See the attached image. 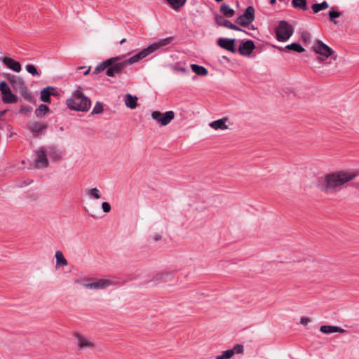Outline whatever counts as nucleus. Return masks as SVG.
<instances>
[{
	"mask_svg": "<svg viewBox=\"0 0 359 359\" xmlns=\"http://www.w3.org/2000/svg\"><path fill=\"white\" fill-rule=\"evenodd\" d=\"M172 39V37L159 39L142 49L138 53L122 61H120L121 58L120 56L110 57L97 65L93 74H98L104 70H106L105 74L109 77H114L126 74V72L124 69L127 66L139 62L159 48L170 44Z\"/></svg>",
	"mask_w": 359,
	"mask_h": 359,
	"instance_id": "obj_1",
	"label": "nucleus"
},
{
	"mask_svg": "<svg viewBox=\"0 0 359 359\" xmlns=\"http://www.w3.org/2000/svg\"><path fill=\"white\" fill-rule=\"evenodd\" d=\"M358 175L346 171L328 173L318 180V188L325 194H332L339 191L343 187L353 180Z\"/></svg>",
	"mask_w": 359,
	"mask_h": 359,
	"instance_id": "obj_2",
	"label": "nucleus"
},
{
	"mask_svg": "<svg viewBox=\"0 0 359 359\" xmlns=\"http://www.w3.org/2000/svg\"><path fill=\"white\" fill-rule=\"evenodd\" d=\"M67 107L75 111H87L89 110L91 102L90 99L83 93L81 87H79L72 95V97L67 100Z\"/></svg>",
	"mask_w": 359,
	"mask_h": 359,
	"instance_id": "obj_3",
	"label": "nucleus"
},
{
	"mask_svg": "<svg viewBox=\"0 0 359 359\" xmlns=\"http://www.w3.org/2000/svg\"><path fill=\"white\" fill-rule=\"evenodd\" d=\"M5 76L11 83L12 88L15 91L19 92L25 100L31 103L35 102L34 96L29 90L22 78L11 74H6Z\"/></svg>",
	"mask_w": 359,
	"mask_h": 359,
	"instance_id": "obj_4",
	"label": "nucleus"
},
{
	"mask_svg": "<svg viewBox=\"0 0 359 359\" xmlns=\"http://www.w3.org/2000/svg\"><path fill=\"white\" fill-rule=\"evenodd\" d=\"M311 49L315 53L319 55L317 57L319 62L325 61L329 57H331L334 60H336L337 58V55L334 54V51L320 40L315 41Z\"/></svg>",
	"mask_w": 359,
	"mask_h": 359,
	"instance_id": "obj_5",
	"label": "nucleus"
},
{
	"mask_svg": "<svg viewBox=\"0 0 359 359\" xmlns=\"http://www.w3.org/2000/svg\"><path fill=\"white\" fill-rule=\"evenodd\" d=\"M276 39L279 41H286L293 34L292 27L285 20H280L275 29Z\"/></svg>",
	"mask_w": 359,
	"mask_h": 359,
	"instance_id": "obj_6",
	"label": "nucleus"
},
{
	"mask_svg": "<svg viewBox=\"0 0 359 359\" xmlns=\"http://www.w3.org/2000/svg\"><path fill=\"white\" fill-rule=\"evenodd\" d=\"M255 20V8L253 6H248L243 14L239 15L236 20V22L242 26V27H248L251 22Z\"/></svg>",
	"mask_w": 359,
	"mask_h": 359,
	"instance_id": "obj_7",
	"label": "nucleus"
},
{
	"mask_svg": "<svg viewBox=\"0 0 359 359\" xmlns=\"http://www.w3.org/2000/svg\"><path fill=\"white\" fill-rule=\"evenodd\" d=\"M151 118L161 126H167L175 118V113L172 111H168L161 113L159 111H154L151 113Z\"/></svg>",
	"mask_w": 359,
	"mask_h": 359,
	"instance_id": "obj_8",
	"label": "nucleus"
},
{
	"mask_svg": "<svg viewBox=\"0 0 359 359\" xmlns=\"http://www.w3.org/2000/svg\"><path fill=\"white\" fill-rule=\"evenodd\" d=\"M48 125L46 123L33 121L28 125V129L35 138H39L42 135H45Z\"/></svg>",
	"mask_w": 359,
	"mask_h": 359,
	"instance_id": "obj_9",
	"label": "nucleus"
},
{
	"mask_svg": "<svg viewBox=\"0 0 359 359\" xmlns=\"http://www.w3.org/2000/svg\"><path fill=\"white\" fill-rule=\"evenodd\" d=\"M0 91L2 94V100L6 104H13L18 102V97L14 95L6 81L0 82Z\"/></svg>",
	"mask_w": 359,
	"mask_h": 359,
	"instance_id": "obj_10",
	"label": "nucleus"
},
{
	"mask_svg": "<svg viewBox=\"0 0 359 359\" xmlns=\"http://www.w3.org/2000/svg\"><path fill=\"white\" fill-rule=\"evenodd\" d=\"M34 164L37 168H46L48 165V161L44 147H40L37 151Z\"/></svg>",
	"mask_w": 359,
	"mask_h": 359,
	"instance_id": "obj_11",
	"label": "nucleus"
},
{
	"mask_svg": "<svg viewBox=\"0 0 359 359\" xmlns=\"http://www.w3.org/2000/svg\"><path fill=\"white\" fill-rule=\"evenodd\" d=\"M235 43L236 39H234L219 38L217 40V45L233 53H236V49L234 46Z\"/></svg>",
	"mask_w": 359,
	"mask_h": 359,
	"instance_id": "obj_12",
	"label": "nucleus"
},
{
	"mask_svg": "<svg viewBox=\"0 0 359 359\" xmlns=\"http://www.w3.org/2000/svg\"><path fill=\"white\" fill-rule=\"evenodd\" d=\"M113 285V282L109 279H100L90 283H86L84 287L88 289H104Z\"/></svg>",
	"mask_w": 359,
	"mask_h": 359,
	"instance_id": "obj_13",
	"label": "nucleus"
},
{
	"mask_svg": "<svg viewBox=\"0 0 359 359\" xmlns=\"http://www.w3.org/2000/svg\"><path fill=\"white\" fill-rule=\"evenodd\" d=\"M255 48V43L252 40L242 41L238 48V53L242 55H250Z\"/></svg>",
	"mask_w": 359,
	"mask_h": 359,
	"instance_id": "obj_14",
	"label": "nucleus"
},
{
	"mask_svg": "<svg viewBox=\"0 0 359 359\" xmlns=\"http://www.w3.org/2000/svg\"><path fill=\"white\" fill-rule=\"evenodd\" d=\"M4 65L10 69L15 72H20L21 71V65L19 62L14 60L13 59L8 57H4L0 58Z\"/></svg>",
	"mask_w": 359,
	"mask_h": 359,
	"instance_id": "obj_15",
	"label": "nucleus"
},
{
	"mask_svg": "<svg viewBox=\"0 0 359 359\" xmlns=\"http://www.w3.org/2000/svg\"><path fill=\"white\" fill-rule=\"evenodd\" d=\"M76 337L77 339V344L80 349H86V348H94V344L88 339L86 338L83 335L80 334H76Z\"/></svg>",
	"mask_w": 359,
	"mask_h": 359,
	"instance_id": "obj_16",
	"label": "nucleus"
},
{
	"mask_svg": "<svg viewBox=\"0 0 359 359\" xmlns=\"http://www.w3.org/2000/svg\"><path fill=\"white\" fill-rule=\"evenodd\" d=\"M320 331L324 334H330L334 332L343 333L346 332V330L343 328L334 325H322L320 327Z\"/></svg>",
	"mask_w": 359,
	"mask_h": 359,
	"instance_id": "obj_17",
	"label": "nucleus"
},
{
	"mask_svg": "<svg viewBox=\"0 0 359 359\" xmlns=\"http://www.w3.org/2000/svg\"><path fill=\"white\" fill-rule=\"evenodd\" d=\"M55 88L51 86H47L44 88L41 92L40 99L43 102H50V95L51 90H54Z\"/></svg>",
	"mask_w": 359,
	"mask_h": 359,
	"instance_id": "obj_18",
	"label": "nucleus"
},
{
	"mask_svg": "<svg viewBox=\"0 0 359 359\" xmlns=\"http://www.w3.org/2000/svg\"><path fill=\"white\" fill-rule=\"evenodd\" d=\"M226 118H221L210 123V126L215 130H225L228 128V126L226 125Z\"/></svg>",
	"mask_w": 359,
	"mask_h": 359,
	"instance_id": "obj_19",
	"label": "nucleus"
},
{
	"mask_svg": "<svg viewBox=\"0 0 359 359\" xmlns=\"http://www.w3.org/2000/svg\"><path fill=\"white\" fill-rule=\"evenodd\" d=\"M137 97L136 96H133L130 94H126V99H125V103L127 107L130 109H135L136 108L137 104Z\"/></svg>",
	"mask_w": 359,
	"mask_h": 359,
	"instance_id": "obj_20",
	"label": "nucleus"
},
{
	"mask_svg": "<svg viewBox=\"0 0 359 359\" xmlns=\"http://www.w3.org/2000/svg\"><path fill=\"white\" fill-rule=\"evenodd\" d=\"M191 68L192 71L198 76H207L208 74V72L207 69L203 66H200L198 65L192 64L191 65Z\"/></svg>",
	"mask_w": 359,
	"mask_h": 359,
	"instance_id": "obj_21",
	"label": "nucleus"
},
{
	"mask_svg": "<svg viewBox=\"0 0 359 359\" xmlns=\"http://www.w3.org/2000/svg\"><path fill=\"white\" fill-rule=\"evenodd\" d=\"M56 258V266H67L68 264L67 260L64 257L62 252L60 250L57 251L55 252V255Z\"/></svg>",
	"mask_w": 359,
	"mask_h": 359,
	"instance_id": "obj_22",
	"label": "nucleus"
},
{
	"mask_svg": "<svg viewBox=\"0 0 359 359\" xmlns=\"http://www.w3.org/2000/svg\"><path fill=\"white\" fill-rule=\"evenodd\" d=\"M292 6L294 8L301 10V11H306V0H292Z\"/></svg>",
	"mask_w": 359,
	"mask_h": 359,
	"instance_id": "obj_23",
	"label": "nucleus"
},
{
	"mask_svg": "<svg viewBox=\"0 0 359 359\" xmlns=\"http://www.w3.org/2000/svg\"><path fill=\"white\" fill-rule=\"evenodd\" d=\"M50 111L49 107L43 104L39 105L35 110V114L38 118L43 117Z\"/></svg>",
	"mask_w": 359,
	"mask_h": 359,
	"instance_id": "obj_24",
	"label": "nucleus"
},
{
	"mask_svg": "<svg viewBox=\"0 0 359 359\" xmlns=\"http://www.w3.org/2000/svg\"><path fill=\"white\" fill-rule=\"evenodd\" d=\"M225 17L231 18L234 15L235 11L226 4H222L219 9Z\"/></svg>",
	"mask_w": 359,
	"mask_h": 359,
	"instance_id": "obj_25",
	"label": "nucleus"
},
{
	"mask_svg": "<svg viewBox=\"0 0 359 359\" xmlns=\"http://www.w3.org/2000/svg\"><path fill=\"white\" fill-rule=\"evenodd\" d=\"M186 1L187 0H166L170 6L176 11L182 7L185 4Z\"/></svg>",
	"mask_w": 359,
	"mask_h": 359,
	"instance_id": "obj_26",
	"label": "nucleus"
},
{
	"mask_svg": "<svg viewBox=\"0 0 359 359\" xmlns=\"http://www.w3.org/2000/svg\"><path fill=\"white\" fill-rule=\"evenodd\" d=\"M215 22L219 25V26H222V27H229V23H231V22L226 19H225L224 18V16L222 15H216L215 17Z\"/></svg>",
	"mask_w": 359,
	"mask_h": 359,
	"instance_id": "obj_27",
	"label": "nucleus"
},
{
	"mask_svg": "<svg viewBox=\"0 0 359 359\" xmlns=\"http://www.w3.org/2000/svg\"><path fill=\"white\" fill-rule=\"evenodd\" d=\"M287 50H293L297 53H302L304 51V48L298 43H292L285 46Z\"/></svg>",
	"mask_w": 359,
	"mask_h": 359,
	"instance_id": "obj_28",
	"label": "nucleus"
},
{
	"mask_svg": "<svg viewBox=\"0 0 359 359\" xmlns=\"http://www.w3.org/2000/svg\"><path fill=\"white\" fill-rule=\"evenodd\" d=\"M329 16H330V20L333 22L334 24L337 23V21H336L334 19L337 18H339L341 16V13L335 11L334 8H332L329 11Z\"/></svg>",
	"mask_w": 359,
	"mask_h": 359,
	"instance_id": "obj_29",
	"label": "nucleus"
},
{
	"mask_svg": "<svg viewBox=\"0 0 359 359\" xmlns=\"http://www.w3.org/2000/svg\"><path fill=\"white\" fill-rule=\"evenodd\" d=\"M25 69L32 76H39L40 74L34 65L28 64L26 65Z\"/></svg>",
	"mask_w": 359,
	"mask_h": 359,
	"instance_id": "obj_30",
	"label": "nucleus"
},
{
	"mask_svg": "<svg viewBox=\"0 0 359 359\" xmlns=\"http://www.w3.org/2000/svg\"><path fill=\"white\" fill-rule=\"evenodd\" d=\"M233 355V352L229 349L225 351H223L222 354L220 355H218L217 357V359H229Z\"/></svg>",
	"mask_w": 359,
	"mask_h": 359,
	"instance_id": "obj_31",
	"label": "nucleus"
},
{
	"mask_svg": "<svg viewBox=\"0 0 359 359\" xmlns=\"http://www.w3.org/2000/svg\"><path fill=\"white\" fill-rule=\"evenodd\" d=\"M103 111V105L102 103L100 102H97L91 114H100Z\"/></svg>",
	"mask_w": 359,
	"mask_h": 359,
	"instance_id": "obj_32",
	"label": "nucleus"
},
{
	"mask_svg": "<svg viewBox=\"0 0 359 359\" xmlns=\"http://www.w3.org/2000/svg\"><path fill=\"white\" fill-rule=\"evenodd\" d=\"M88 194L96 199L101 198V194L98 189L93 188L88 191Z\"/></svg>",
	"mask_w": 359,
	"mask_h": 359,
	"instance_id": "obj_33",
	"label": "nucleus"
},
{
	"mask_svg": "<svg viewBox=\"0 0 359 359\" xmlns=\"http://www.w3.org/2000/svg\"><path fill=\"white\" fill-rule=\"evenodd\" d=\"M235 353L241 354L244 351V347L242 344H236L232 349H231Z\"/></svg>",
	"mask_w": 359,
	"mask_h": 359,
	"instance_id": "obj_34",
	"label": "nucleus"
},
{
	"mask_svg": "<svg viewBox=\"0 0 359 359\" xmlns=\"http://www.w3.org/2000/svg\"><path fill=\"white\" fill-rule=\"evenodd\" d=\"M32 111V108L30 106H22L20 109L21 114H27Z\"/></svg>",
	"mask_w": 359,
	"mask_h": 359,
	"instance_id": "obj_35",
	"label": "nucleus"
},
{
	"mask_svg": "<svg viewBox=\"0 0 359 359\" xmlns=\"http://www.w3.org/2000/svg\"><path fill=\"white\" fill-rule=\"evenodd\" d=\"M102 208L104 212H109L111 210V205L108 202H102Z\"/></svg>",
	"mask_w": 359,
	"mask_h": 359,
	"instance_id": "obj_36",
	"label": "nucleus"
},
{
	"mask_svg": "<svg viewBox=\"0 0 359 359\" xmlns=\"http://www.w3.org/2000/svg\"><path fill=\"white\" fill-rule=\"evenodd\" d=\"M311 8H312L313 13H318V12L323 11L320 4H313L311 6Z\"/></svg>",
	"mask_w": 359,
	"mask_h": 359,
	"instance_id": "obj_37",
	"label": "nucleus"
},
{
	"mask_svg": "<svg viewBox=\"0 0 359 359\" xmlns=\"http://www.w3.org/2000/svg\"><path fill=\"white\" fill-rule=\"evenodd\" d=\"M49 155L50 157H53L55 159H59L60 158V156L57 154L55 148H53V147H50Z\"/></svg>",
	"mask_w": 359,
	"mask_h": 359,
	"instance_id": "obj_38",
	"label": "nucleus"
},
{
	"mask_svg": "<svg viewBox=\"0 0 359 359\" xmlns=\"http://www.w3.org/2000/svg\"><path fill=\"white\" fill-rule=\"evenodd\" d=\"M229 29H231L232 30H235V31H240V32H245L244 30H243L241 28H240L239 27L236 26V25L233 24L232 22L229 23Z\"/></svg>",
	"mask_w": 359,
	"mask_h": 359,
	"instance_id": "obj_39",
	"label": "nucleus"
},
{
	"mask_svg": "<svg viewBox=\"0 0 359 359\" xmlns=\"http://www.w3.org/2000/svg\"><path fill=\"white\" fill-rule=\"evenodd\" d=\"M229 29H231L232 30H235V31H240V32H245L244 30H243L241 28H240L239 27L236 26V25L233 24L232 22L229 23Z\"/></svg>",
	"mask_w": 359,
	"mask_h": 359,
	"instance_id": "obj_40",
	"label": "nucleus"
},
{
	"mask_svg": "<svg viewBox=\"0 0 359 359\" xmlns=\"http://www.w3.org/2000/svg\"><path fill=\"white\" fill-rule=\"evenodd\" d=\"M229 29H231L232 30H235V31H240V32H245L244 30H243L241 28H240L239 27L236 26V25L233 24L232 22L229 23Z\"/></svg>",
	"mask_w": 359,
	"mask_h": 359,
	"instance_id": "obj_41",
	"label": "nucleus"
},
{
	"mask_svg": "<svg viewBox=\"0 0 359 359\" xmlns=\"http://www.w3.org/2000/svg\"><path fill=\"white\" fill-rule=\"evenodd\" d=\"M310 322H311V319L308 317H302L300 320L301 324H302L304 325H306Z\"/></svg>",
	"mask_w": 359,
	"mask_h": 359,
	"instance_id": "obj_42",
	"label": "nucleus"
},
{
	"mask_svg": "<svg viewBox=\"0 0 359 359\" xmlns=\"http://www.w3.org/2000/svg\"><path fill=\"white\" fill-rule=\"evenodd\" d=\"M171 276L169 273H161L157 276L158 279H163L165 276L168 277Z\"/></svg>",
	"mask_w": 359,
	"mask_h": 359,
	"instance_id": "obj_43",
	"label": "nucleus"
},
{
	"mask_svg": "<svg viewBox=\"0 0 359 359\" xmlns=\"http://www.w3.org/2000/svg\"><path fill=\"white\" fill-rule=\"evenodd\" d=\"M320 4L321 8H322L323 10H325V9H327L329 7V5H328L327 2L325 1H323L322 3H320Z\"/></svg>",
	"mask_w": 359,
	"mask_h": 359,
	"instance_id": "obj_44",
	"label": "nucleus"
},
{
	"mask_svg": "<svg viewBox=\"0 0 359 359\" xmlns=\"http://www.w3.org/2000/svg\"><path fill=\"white\" fill-rule=\"evenodd\" d=\"M161 235H159V234H156V235H155V236H154V240L155 241H159V240H161Z\"/></svg>",
	"mask_w": 359,
	"mask_h": 359,
	"instance_id": "obj_45",
	"label": "nucleus"
},
{
	"mask_svg": "<svg viewBox=\"0 0 359 359\" xmlns=\"http://www.w3.org/2000/svg\"><path fill=\"white\" fill-rule=\"evenodd\" d=\"M276 48L280 51V52H283L285 51V50H287V48H285V47H278V46H276Z\"/></svg>",
	"mask_w": 359,
	"mask_h": 359,
	"instance_id": "obj_46",
	"label": "nucleus"
},
{
	"mask_svg": "<svg viewBox=\"0 0 359 359\" xmlns=\"http://www.w3.org/2000/svg\"><path fill=\"white\" fill-rule=\"evenodd\" d=\"M177 69L182 72H186V69L184 67H179Z\"/></svg>",
	"mask_w": 359,
	"mask_h": 359,
	"instance_id": "obj_47",
	"label": "nucleus"
},
{
	"mask_svg": "<svg viewBox=\"0 0 359 359\" xmlns=\"http://www.w3.org/2000/svg\"><path fill=\"white\" fill-rule=\"evenodd\" d=\"M90 67H88V69L86 71H85V72L83 73V74H84V75H87V74H89V72H90Z\"/></svg>",
	"mask_w": 359,
	"mask_h": 359,
	"instance_id": "obj_48",
	"label": "nucleus"
},
{
	"mask_svg": "<svg viewBox=\"0 0 359 359\" xmlns=\"http://www.w3.org/2000/svg\"><path fill=\"white\" fill-rule=\"evenodd\" d=\"M269 3L271 5H274L276 3V0H270Z\"/></svg>",
	"mask_w": 359,
	"mask_h": 359,
	"instance_id": "obj_49",
	"label": "nucleus"
},
{
	"mask_svg": "<svg viewBox=\"0 0 359 359\" xmlns=\"http://www.w3.org/2000/svg\"><path fill=\"white\" fill-rule=\"evenodd\" d=\"M126 41V39H121V41H120V44H123V43H124Z\"/></svg>",
	"mask_w": 359,
	"mask_h": 359,
	"instance_id": "obj_50",
	"label": "nucleus"
},
{
	"mask_svg": "<svg viewBox=\"0 0 359 359\" xmlns=\"http://www.w3.org/2000/svg\"><path fill=\"white\" fill-rule=\"evenodd\" d=\"M215 1H217V2H221V1H222L223 0H215Z\"/></svg>",
	"mask_w": 359,
	"mask_h": 359,
	"instance_id": "obj_51",
	"label": "nucleus"
},
{
	"mask_svg": "<svg viewBox=\"0 0 359 359\" xmlns=\"http://www.w3.org/2000/svg\"><path fill=\"white\" fill-rule=\"evenodd\" d=\"M32 182V181H29V182H28V183H27V184H30Z\"/></svg>",
	"mask_w": 359,
	"mask_h": 359,
	"instance_id": "obj_52",
	"label": "nucleus"
}]
</instances>
